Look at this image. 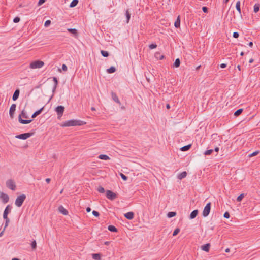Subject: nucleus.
Returning a JSON list of instances; mask_svg holds the SVG:
<instances>
[{
    "mask_svg": "<svg viewBox=\"0 0 260 260\" xmlns=\"http://www.w3.org/2000/svg\"><path fill=\"white\" fill-rule=\"evenodd\" d=\"M224 217L226 218H230V213L228 212H225L224 214Z\"/></svg>",
    "mask_w": 260,
    "mask_h": 260,
    "instance_id": "52",
    "label": "nucleus"
},
{
    "mask_svg": "<svg viewBox=\"0 0 260 260\" xmlns=\"http://www.w3.org/2000/svg\"><path fill=\"white\" fill-rule=\"evenodd\" d=\"M156 47H157V45L156 44H151L149 45V48L150 49H153L156 48Z\"/></svg>",
    "mask_w": 260,
    "mask_h": 260,
    "instance_id": "45",
    "label": "nucleus"
},
{
    "mask_svg": "<svg viewBox=\"0 0 260 260\" xmlns=\"http://www.w3.org/2000/svg\"><path fill=\"white\" fill-rule=\"evenodd\" d=\"M111 96H112V100L114 101H115L116 103H117L119 105H121V102L119 101V100L118 96H117V94H116V93L112 91L111 92Z\"/></svg>",
    "mask_w": 260,
    "mask_h": 260,
    "instance_id": "12",
    "label": "nucleus"
},
{
    "mask_svg": "<svg viewBox=\"0 0 260 260\" xmlns=\"http://www.w3.org/2000/svg\"><path fill=\"white\" fill-rule=\"evenodd\" d=\"M233 36L235 38H238L239 36V34L238 32H234L233 33Z\"/></svg>",
    "mask_w": 260,
    "mask_h": 260,
    "instance_id": "51",
    "label": "nucleus"
},
{
    "mask_svg": "<svg viewBox=\"0 0 260 260\" xmlns=\"http://www.w3.org/2000/svg\"><path fill=\"white\" fill-rule=\"evenodd\" d=\"M236 8L237 10L238 11L239 13L241 15V10L240 8V1H238L237 2L236 4Z\"/></svg>",
    "mask_w": 260,
    "mask_h": 260,
    "instance_id": "24",
    "label": "nucleus"
},
{
    "mask_svg": "<svg viewBox=\"0 0 260 260\" xmlns=\"http://www.w3.org/2000/svg\"><path fill=\"white\" fill-rule=\"evenodd\" d=\"M174 26L176 28H179L180 27V16L179 15L177 18V19L176 20L175 23H174Z\"/></svg>",
    "mask_w": 260,
    "mask_h": 260,
    "instance_id": "19",
    "label": "nucleus"
},
{
    "mask_svg": "<svg viewBox=\"0 0 260 260\" xmlns=\"http://www.w3.org/2000/svg\"><path fill=\"white\" fill-rule=\"evenodd\" d=\"M1 198L4 203H7V202H8L9 198L7 194L2 193L1 194Z\"/></svg>",
    "mask_w": 260,
    "mask_h": 260,
    "instance_id": "13",
    "label": "nucleus"
},
{
    "mask_svg": "<svg viewBox=\"0 0 260 260\" xmlns=\"http://www.w3.org/2000/svg\"><path fill=\"white\" fill-rule=\"evenodd\" d=\"M22 117L27 119L28 118V116L27 115L26 112L25 111V110H23L21 113L19 114L18 116V121L19 122L23 124H28L30 123L32 120H26V119H22Z\"/></svg>",
    "mask_w": 260,
    "mask_h": 260,
    "instance_id": "2",
    "label": "nucleus"
},
{
    "mask_svg": "<svg viewBox=\"0 0 260 260\" xmlns=\"http://www.w3.org/2000/svg\"><path fill=\"white\" fill-rule=\"evenodd\" d=\"M11 210V208L10 205H8L6 208H5L4 213H3V218H7L8 217V214L10 212Z\"/></svg>",
    "mask_w": 260,
    "mask_h": 260,
    "instance_id": "11",
    "label": "nucleus"
},
{
    "mask_svg": "<svg viewBox=\"0 0 260 260\" xmlns=\"http://www.w3.org/2000/svg\"><path fill=\"white\" fill-rule=\"evenodd\" d=\"M20 19L19 17H16L13 19V22L14 23H18L20 21Z\"/></svg>",
    "mask_w": 260,
    "mask_h": 260,
    "instance_id": "47",
    "label": "nucleus"
},
{
    "mask_svg": "<svg viewBox=\"0 0 260 260\" xmlns=\"http://www.w3.org/2000/svg\"><path fill=\"white\" fill-rule=\"evenodd\" d=\"M230 251V249L229 248H226L225 250L226 252H229Z\"/></svg>",
    "mask_w": 260,
    "mask_h": 260,
    "instance_id": "62",
    "label": "nucleus"
},
{
    "mask_svg": "<svg viewBox=\"0 0 260 260\" xmlns=\"http://www.w3.org/2000/svg\"><path fill=\"white\" fill-rule=\"evenodd\" d=\"M259 151H256L252 153L251 154H250L249 156V157L254 156H256V155H257L258 154H259Z\"/></svg>",
    "mask_w": 260,
    "mask_h": 260,
    "instance_id": "46",
    "label": "nucleus"
},
{
    "mask_svg": "<svg viewBox=\"0 0 260 260\" xmlns=\"http://www.w3.org/2000/svg\"><path fill=\"white\" fill-rule=\"evenodd\" d=\"M78 3V0H73L70 5V7L71 8L74 7L77 5Z\"/></svg>",
    "mask_w": 260,
    "mask_h": 260,
    "instance_id": "30",
    "label": "nucleus"
},
{
    "mask_svg": "<svg viewBox=\"0 0 260 260\" xmlns=\"http://www.w3.org/2000/svg\"><path fill=\"white\" fill-rule=\"evenodd\" d=\"M211 203L210 202L207 204L203 211V216L204 217H207L210 213L211 210Z\"/></svg>",
    "mask_w": 260,
    "mask_h": 260,
    "instance_id": "5",
    "label": "nucleus"
},
{
    "mask_svg": "<svg viewBox=\"0 0 260 260\" xmlns=\"http://www.w3.org/2000/svg\"><path fill=\"white\" fill-rule=\"evenodd\" d=\"M180 60L179 58L176 59L174 63V67L176 68H178L180 66Z\"/></svg>",
    "mask_w": 260,
    "mask_h": 260,
    "instance_id": "33",
    "label": "nucleus"
},
{
    "mask_svg": "<svg viewBox=\"0 0 260 260\" xmlns=\"http://www.w3.org/2000/svg\"><path fill=\"white\" fill-rule=\"evenodd\" d=\"M198 210L197 209L192 211L190 214L189 218L191 219H194L197 216L198 214Z\"/></svg>",
    "mask_w": 260,
    "mask_h": 260,
    "instance_id": "18",
    "label": "nucleus"
},
{
    "mask_svg": "<svg viewBox=\"0 0 260 260\" xmlns=\"http://www.w3.org/2000/svg\"><path fill=\"white\" fill-rule=\"evenodd\" d=\"M101 53L103 56L105 57H107L109 56V55L108 52L106 51H104V50H101Z\"/></svg>",
    "mask_w": 260,
    "mask_h": 260,
    "instance_id": "35",
    "label": "nucleus"
},
{
    "mask_svg": "<svg viewBox=\"0 0 260 260\" xmlns=\"http://www.w3.org/2000/svg\"><path fill=\"white\" fill-rule=\"evenodd\" d=\"M44 65V62L41 60H36L30 63L29 67L31 69L41 68Z\"/></svg>",
    "mask_w": 260,
    "mask_h": 260,
    "instance_id": "3",
    "label": "nucleus"
},
{
    "mask_svg": "<svg viewBox=\"0 0 260 260\" xmlns=\"http://www.w3.org/2000/svg\"><path fill=\"white\" fill-rule=\"evenodd\" d=\"M16 105L15 104H13L10 108L9 114L11 118H13L14 117V112L16 110Z\"/></svg>",
    "mask_w": 260,
    "mask_h": 260,
    "instance_id": "10",
    "label": "nucleus"
},
{
    "mask_svg": "<svg viewBox=\"0 0 260 260\" xmlns=\"http://www.w3.org/2000/svg\"><path fill=\"white\" fill-rule=\"evenodd\" d=\"M176 215V212H168L167 216L169 218H171L173 217H174Z\"/></svg>",
    "mask_w": 260,
    "mask_h": 260,
    "instance_id": "36",
    "label": "nucleus"
},
{
    "mask_svg": "<svg viewBox=\"0 0 260 260\" xmlns=\"http://www.w3.org/2000/svg\"><path fill=\"white\" fill-rule=\"evenodd\" d=\"M50 24H51V21L48 20H47L45 21L44 26L45 27H48L50 25Z\"/></svg>",
    "mask_w": 260,
    "mask_h": 260,
    "instance_id": "48",
    "label": "nucleus"
},
{
    "mask_svg": "<svg viewBox=\"0 0 260 260\" xmlns=\"http://www.w3.org/2000/svg\"><path fill=\"white\" fill-rule=\"evenodd\" d=\"M108 229L110 231L113 232H116L118 231L117 229L115 226L112 225H109L108 227Z\"/></svg>",
    "mask_w": 260,
    "mask_h": 260,
    "instance_id": "25",
    "label": "nucleus"
},
{
    "mask_svg": "<svg viewBox=\"0 0 260 260\" xmlns=\"http://www.w3.org/2000/svg\"><path fill=\"white\" fill-rule=\"evenodd\" d=\"M86 122L80 120H70L66 121L61 124L62 127H70L74 126H82L86 124Z\"/></svg>",
    "mask_w": 260,
    "mask_h": 260,
    "instance_id": "1",
    "label": "nucleus"
},
{
    "mask_svg": "<svg viewBox=\"0 0 260 260\" xmlns=\"http://www.w3.org/2000/svg\"><path fill=\"white\" fill-rule=\"evenodd\" d=\"M210 246H211L210 244L207 243L206 244L202 245L201 246V249H202V250H203L206 252H208L209 251Z\"/></svg>",
    "mask_w": 260,
    "mask_h": 260,
    "instance_id": "15",
    "label": "nucleus"
},
{
    "mask_svg": "<svg viewBox=\"0 0 260 260\" xmlns=\"http://www.w3.org/2000/svg\"><path fill=\"white\" fill-rule=\"evenodd\" d=\"M124 217L129 220H132L134 218V213L133 212H128L124 214Z\"/></svg>",
    "mask_w": 260,
    "mask_h": 260,
    "instance_id": "14",
    "label": "nucleus"
},
{
    "mask_svg": "<svg viewBox=\"0 0 260 260\" xmlns=\"http://www.w3.org/2000/svg\"><path fill=\"white\" fill-rule=\"evenodd\" d=\"M6 186L12 190H15L16 187L15 182L12 179H9L6 181Z\"/></svg>",
    "mask_w": 260,
    "mask_h": 260,
    "instance_id": "7",
    "label": "nucleus"
},
{
    "mask_svg": "<svg viewBox=\"0 0 260 260\" xmlns=\"http://www.w3.org/2000/svg\"><path fill=\"white\" fill-rule=\"evenodd\" d=\"M243 109L241 108V109H238L237 111H236L234 113V115L235 116H239L241 113L242 112H243Z\"/></svg>",
    "mask_w": 260,
    "mask_h": 260,
    "instance_id": "32",
    "label": "nucleus"
},
{
    "mask_svg": "<svg viewBox=\"0 0 260 260\" xmlns=\"http://www.w3.org/2000/svg\"><path fill=\"white\" fill-rule=\"evenodd\" d=\"M92 258L95 260H100L101 259V254L99 253H95L92 254Z\"/></svg>",
    "mask_w": 260,
    "mask_h": 260,
    "instance_id": "27",
    "label": "nucleus"
},
{
    "mask_svg": "<svg viewBox=\"0 0 260 260\" xmlns=\"http://www.w3.org/2000/svg\"><path fill=\"white\" fill-rule=\"evenodd\" d=\"M4 219H5V226L4 228V230H5L6 228L7 227L8 225V224L10 222V219H9V218H4Z\"/></svg>",
    "mask_w": 260,
    "mask_h": 260,
    "instance_id": "41",
    "label": "nucleus"
},
{
    "mask_svg": "<svg viewBox=\"0 0 260 260\" xmlns=\"http://www.w3.org/2000/svg\"><path fill=\"white\" fill-rule=\"evenodd\" d=\"M45 181L47 183H49L50 182L51 179L50 178H46Z\"/></svg>",
    "mask_w": 260,
    "mask_h": 260,
    "instance_id": "56",
    "label": "nucleus"
},
{
    "mask_svg": "<svg viewBox=\"0 0 260 260\" xmlns=\"http://www.w3.org/2000/svg\"><path fill=\"white\" fill-rule=\"evenodd\" d=\"M191 147V145H187L183 146L180 148V150L182 151H185L188 150Z\"/></svg>",
    "mask_w": 260,
    "mask_h": 260,
    "instance_id": "31",
    "label": "nucleus"
},
{
    "mask_svg": "<svg viewBox=\"0 0 260 260\" xmlns=\"http://www.w3.org/2000/svg\"><path fill=\"white\" fill-rule=\"evenodd\" d=\"M91 110L93 111H94L96 110L95 108L93 107H91Z\"/></svg>",
    "mask_w": 260,
    "mask_h": 260,
    "instance_id": "63",
    "label": "nucleus"
},
{
    "mask_svg": "<svg viewBox=\"0 0 260 260\" xmlns=\"http://www.w3.org/2000/svg\"><path fill=\"white\" fill-rule=\"evenodd\" d=\"M213 152V149L208 150L204 152V154L205 155H209L211 154Z\"/></svg>",
    "mask_w": 260,
    "mask_h": 260,
    "instance_id": "39",
    "label": "nucleus"
},
{
    "mask_svg": "<svg viewBox=\"0 0 260 260\" xmlns=\"http://www.w3.org/2000/svg\"><path fill=\"white\" fill-rule=\"evenodd\" d=\"M244 194L243 193H242L241 194H240L237 198V201L238 202H240L242 199L243 198H244Z\"/></svg>",
    "mask_w": 260,
    "mask_h": 260,
    "instance_id": "42",
    "label": "nucleus"
},
{
    "mask_svg": "<svg viewBox=\"0 0 260 260\" xmlns=\"http://www.w3.org/2000/svg\"><path fill=\"white\" fill-rule=\"evenodd\" d=\"M44 109V107L41 108L39 110L36 111L34 114L32 115L31 117L32 118H35L37 116L41 114V113L42 112L43 110Z\"/></svg>",
    "mask_w": 260,
    "mask_h": 260,
    "instance_id": "21",
    "label": "nucleus"
},
{
    "mask_svg": "<svg viewBox=\"0 0 260 260\" xmlns=\"http://www.w3.org/2000/svg\"><path fill=\"white\" fill-rule=\"evenodd\" d=\"M254 61V59L251 58L249 60V63H252Z\"/></svg>",
    "mask_w": 260,
    "mask_h": 260,
    "instance_id": "61",
    "label": "nucleus"
},
{
    "mask_svg": "<svg viewBox=\"0 0 260 260\" xmlns=\"http://www.w3.org/2000/svg\"><path fill=\"white\" fill-rule=\"evenodd\" d=\"M25 199H26V196L24 194H22L17 197V198H16V199L15 200V205L17 207H20L22 205L23 203L24 202Z\"/></svg>",
    "mask_w": 260,
    "mask_h": 260,
    "instance_id": "4",
    "label": "nucleus"
},
{
    "mask_svg": "<svg viewBox=\"0 0 260 260\" xmlns=\"http://www.w3.org/2000/svg\"><path fill=\"white\" fill-rule=\"evenodd\" d=\"M53 81L54 82V86L53 87L52 91H53V92H54L55 90H56V88H57V86L58 85V80H57V78L55 77H54L53 78Z\"/></svg>",
    "mask_w": 260,
    "mask_h": 260,
    "instance_id": "22",
    "label": "nucleus"
},
{
    "mask_svg": "<svg viewBox=\"0 0 260 260\" xmlns=\"http://www.w3.org/2000/svg\"><path fill=\"white\" fill-rule=\"evenodd\" d=\"M19 93H20V91H19V89H16L13 95V96H12V99L13 101H16L17 100L18 96H19Z\"/></svg>",
    "mask_w": 260,
    "mask_h": 260,
    "instance_id": "17",
    "label": "nucleus"
},
{
    "mask_svg": "<svg viewBox=\"0 0 260 260\" xmlns=\"http://www.w3.org/2000/svg\"><path fill=\"white\" fill-rule=\"evenodd\" d=\"M106 196L110 200H114L117 197V195L115 193L109 190L106 191Z\"/></svg>",
    "mask_w": 260,
    "mask_h": 260,
    "instance_id": "8",
    "label": "nucleus"
},
{
    "mask_svg": "<svg viewBox=\"0 0 260 260\" xmlns=\"http://www.w3.org/2000/svg\"><path fill=\"white\" fill-rule=\"evenodd\" d=\"M166 108H167V109H169L170 108V105H169V104H167L166 105Z\"/></svg>",
    "mask_w": 260,
    "mask_h": 260,
    "instance_id": "59",
    "label": "nucleus"
},
{
    "mask_svg": "<svg viewBox=\"0 0 260 260\" xmlns=\"http://www.w3.org/2000/svg\"><path fill=\"white\" fill-rule=\"evenodd\" d=\"M97 190L100 192V193H103L105 192V189L102 187V186H100L98 189H97Z\"/></svg>",
    "mask_w": 260,
    "mask_h": 260,
    "instance_id": "38",
    "label": "nucleus"
},
{
    "mask_svg": "<svg viewBox=\"0 0 260 260\" xmlns=\"http://www.w3.org/2000/svg\"><path fill=\"white\" fill-rule=\"evenodd\" d=\"M260 8V5L259 4H256L254 6V12L257 13L259 11Z\"/></svg>",
    "mask_w": 260,
    "mask_h": 260,
    "instance_id": "34",
    "label": "nucleus"
},
{
    "mask_svg": "<svg viewBox=\"0 0 260 260\" xmlns=\"http://www.w3.org/2000/svg\"><path fill=\"white\" fill-rule=\"evenodd\" d=\"M155 57L159 60H162L164 58L165 56L163 55H160V53L156 52L155 53Z\"/></svg>",
    "mask_w": 260,
    "mask_h": 260,
    "instance_id": "28",
    "label": "nucleus"
},
{
    "mask_svg": "<svg viewBox=\"0 0 260 260\" xmlns=\"http://www.w3.org/2000/svg\"><path fill=\"white\" fill-rule=\"evenodd\" d=\"M31 245L32 249L33 250H35L36 249V247H37L36 241L35 240H34L32 242V243L31 244Z\"/></svg>",
    "mask_w": 260,
    "mask_h": 260,
    "instance_id": "40",
    "label": "nucleus"
},
{
    "mask_svg": "<svg viewBox=\"0 0 260 260\" xmlns=\"http://www.w3.org/2000/svg\"><path fill=\"white\" fill-rule=\"evenodd\" d=\"M58 210L64 215H67L68 214V211L62 206H60L58 207Z\"/></svg>",
    "mask_w": 260,
    "mask_h": 260,
    "instance_id": "16",
    "label": "nucleus"
},
{
    "mask_svg": "<svg viewBox=\"0 0 260 260\" xmlns=\"http://www.w3.org/2000/svg\"><path fill=\"white\" fill-rule=\"evenodd\" d=\"M64 111V107L62 106H58L56 108L55 111L57 112L58 118H60L62 116Z\"/></svg>",
    "mask_w": 260,
    "mask_h": 260,
    "instance_id": "9",
    "label": "nucleus"
},
{
    "mask_svg": "<svg viewBox=\"0 0 260 260\" xmlns=\"http://www.w3.org/2000/svg\"><path fill=\"white\" fill-rule=\"evenodd\" d=\"M62 69L64 71H66L67 70V67L66 64H63L62 66Z\"/></svg>",
    "mask_w": 260,
    "mask_h": 260,
    "instance_id": "54",
    "label": "nucleus"
},
{
    "mask_svg": "<svg viewBox=\"0 0 260 260\" xmlns=\"http://www.w3.org/2000/svg\"><path fill=\"white\" fill-rule=\"evenodd\" d=\"M220 67L221 68H225L226 67L227 65L225 63H221L220 65Z\"/></svg>",
    "mask_w": 260,
    "mask_h": 260,
    "instance_id": "55",
    "label": "nucleus"
},
{
    "mask_svg": "<svg viewBox=\"0 0 260 260\" xmlns=\"http://www.w3.org/2000/svg\"><path fill=\"white\" fill-rule=\"evenodd\" d=\"M120 176H121V178H122L123 180L126 181V180H127V178H127V177L126 176H125L124 174H123V173H120Z\"/></svg>",
    "mask_w": 260,
    "mask_h": 260,
    "instance_id": "44",
    "label": "nucleus"
},
{
    "mask_svg": "<svg viewBox=\"0 0 260 260\" xmlns=\"http://www.w3.org/2000/svg\"><path fill=\"white\" fill-rule=\"evenodd\" d=\"M34 135V133H26L18 135L15 136L16 138L25 140Z\"/></svg>",
    "mask_w": 260,
    "mask_h": 260,
    "instance_id": "6",
    "label": "nucleus"
},
{
    "mask_svg": "<svg viewBox=\"0 0 260 260\" xmlns=\"http://www.w3.org/2000/svg\"><path fill=\"white\" fill-rule=\"evenodd\" d=\"M248 45L250 47H252L253 46V43L252 42H249V44H248Z\"/></svg>",
    "mask_w": 260,
    "mask_h": 260,
    "instance_id": "58",
    "label": "nucleus"
},
{
    "mask_svg": "<svg viewBox=\"0 0 260 260\" xmlns=\"http://www.w3.org/2000/svg\"><path fill=\"white\" fill-rule=\"evenodd\" d=\"M180 232V229L179 228H176L173 232V236H175L177 235L179 232Z\"/></svg>",
    "mask_w": 260,
    "mask_h": 260,
    "instance_id": "43",
    "label": "nucleus"
},
{
    "mask_svg": "<svg viewBox=\"0 0 260 260\" xmlns=\"http://www.w3.org/2000/svg\"><path fill=\"white\" fill-rule=\"evenodd\" d=\"M68 31L70 32V33H72L73 34V35H74V36L75 37H77L78 36V31L77 29H76L75 28H68Z\"/></svg>",
    "mask_w": 260,
    "mask_h": 260,
    "instance_id": "20",
    "label": "nucleus"
},
{
    "mask_svg": "<svg viewBox=\"0 0 260 260\" xmlns=\"http://www.w3.org/2000/svg\"><path fill=\"white\" fill-rule=\"evenodd\" d=\"M202 10L204 13H208V8L207 7L204 6L202 7Z\"/></svg>",
    "mask_w": 260,
    "mask_h": 260,
    "instance_id": "50",
    "label": "nucleus"
},
{
    "mask_svg": "<svg viewBox=\"0 0 260 260\" xmlns=\"http://www.w3.org/2000/svg\"><path fill=\"white\" fill-rule=\"evenodd\" d=\"M91 209L90 207H87L86 208V211L87 212H90L91 211Z\"/></svg>",
    "mask_w": 260,
    "mask_h": 260,
    "instance_id": "57",
    "label": "nucleus"
},
{
    "mask_svg": "<svg viewBox=\"0 0 260 260\" xmlns=\"http://www.w3.org/2000/svg\"><path fill=\"white\" fill-rule=\"evenodd\" d=\"M98 158L102 160H109L110 159V157L105 154H101L98 156Z\"/></svg>",
    "mask_w": 260,
    "mask_h": 260,
    "instance_id": "23",
    "label": "nucleus"
},
{
    "mask_svg": "<svg viewBox=\"0 0 260 260\" xmlns=\"http://www.w3.org/2000/svg\"><path fill=\"white\" fill-rule=\"evenodd\" d=\"M214 150H215V151L216 152H218L219 151V148H218V147H216V148H215V149H214Z\"/></svg>",
    "mask_w": 260,
    "mask_h": 260,
    "instance_id": "60",
    "label": "nucleus"
},
{
    "mask_svg": "<svg viewBox=\"0 0 260 260\" xmlns=\"http://www.w3.org/2000/svg\"><path fill=\"white\" fill-rule=\"evenodd\" d=\"M125 14H126V19H127L126 22H127V23H128V22H129V21L130 17H131V14H130V13H129L128 10H127L126 11Z\"/></svg>",
    "mask_w": 260,
    "mask_h": 260,
    "instance_id": "37",
    "label": "nucleus"
},
{
    "mask_svg": "<svg viewBox=\"0 0 260 260\" xmlns=\"http://www.w3.org/2000/svg\"><path fill=\"white\" fill-rule=\"evenodd\" d=\"M187 175V173L186 171H183L182 173H181L178 176V178L179 179H182L185 177H186Z\"/></svg>",
    "mask_w": 260,
    "mask_h": 260,
    "instance_id": "26",
    "label": "nucleus"
},
{
    "mask_svg": "<svg viewBox=\"0 0 260 260\" xmlns=\"http://www.w3.org/2000/svg\"><path fill=\"white\" fill-rule=\"evenodd\" d=\"M45 1H46V0H39L38 4V6H40V5H42L43 3H45Z\"/></svg>",
    "mask_w": 260,
    "mask_h": 260,
    "instance_id": "53",
    "label": "nucleus"
},
{
    "mask_svg": "<svg viewBox=\"0 0 260 260\" xmlns=\"http://www.w3.org/2000/svg\"><path fill=\"white\" fill-rule=\"evenodd\" d=\"M92 214L95 217H98L100 215L98 211L94 210L92 211Z\"/></svg>",
    "mask_w": 260,
    "mask_h": 260,
    "instance_id": "49",
    "label": "nucleus"
},
{
    "mask_svg": "<svg viewBox=\"0 0 260 260\" xmlns=\"http://www.w3.org/2000/svg\"><path fill=\"white\" fill-rule=\"evenodd\" d=\"M116 71V69L114 67H111L110 68H109V69H108L107 70V72L109 73V74H111V73H113L114 72H115Z\"/></svg>",
    "mask_w": 260,
    "mask_h": 260,
    "instance_id": "29",
    "label": "nucleus"
},
{
    "mask_svg": "<svg viewBox=\"0 0 260 260\" xmlns=\"http://www.w3.org/2000/svg\"><path fill=\"white\" fill-rule=\"evenodd\" d=\"M237 68L239 70V71H241V66L240 65H238Z\"/></svg>",
    "mask_w": 260,
    "mask_h": 260,
    "instance_id": "64",
    "label": "nucleus"
}]
</instances>
